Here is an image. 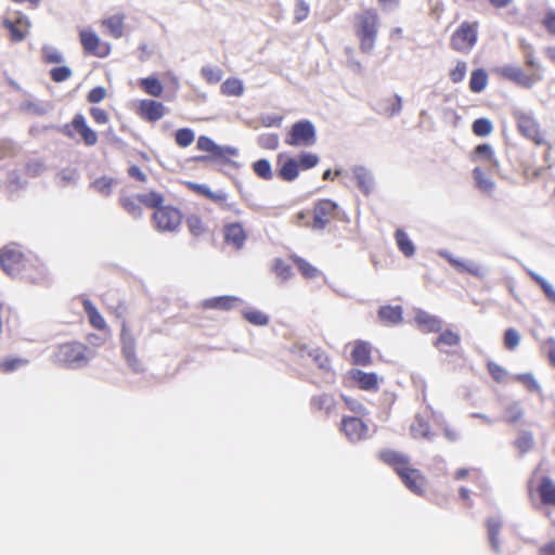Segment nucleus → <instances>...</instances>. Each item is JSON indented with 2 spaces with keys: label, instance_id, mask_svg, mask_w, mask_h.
I'll list each match as a JSON object with an SVG mask.
<instances>
[{
  "label": "nucleus",
  "instance_id": "obj_33",
  "mask_svg": "<svg viewBox=\"0 0 555 555\" xmlns=\"http://www.w3.org/2000/svg\"><path fill=\"white\" fill-rule=\"evenodd\" d=\"M353 177L357 181L358 188L361 190L364 194H370L373 186V179L369 170H366L364 167H354L353 170Z\"/></svg>",
  "mask_w": 555,
  "mask_h": 555
},
{
  "label": "nucleus",
  "instance_id": "obj_31",
  "mask_svg": "<svg viewBox=\"0 0 555 555\" xmlns=\"http://www.w3.org/2000/svg\"><path fill=\"white\" fill-rule=\"evenodd\" d=\"M82 305L92 327L99 331H106L107 324L95 306L89 299H85Z\"/></svg>",
  "mask_w": 555,
  "mask_h": 555
},
{
  "label": "nucleus",
  "instance_id": "obj_55",
  "mask_svg": "<svg viewBox=\"0 0 555 555\" xmlns=\"http://www.w3.org/2000/svg\"><path fill=\"white\" fill-rule=\"evenodd\" d=\"M474 180L479 190L486 193H490L493 190V182L486 177L485 172L480 168L473 170Z\"/></svg>",
  "mask_w": 555,
  "mask_h": 555
},
{
  "label": "nucleus",
  "instance_id": "obj_54",
  "mask_svg": "<svg viewBox=\"0 0 555 555\" xmlns=\"http://www.w3.org/2000/svg\"><path fill=\"white\" fill-rule=\"evenodd\" d=\"M487 369L494 382L501 384L505 383L508 377V372L494 361H488Z\"/></svg>",
  "mask_w": 555,
  "mask_h": 555
},
{
  "label": "nucleus",
  "instance_id": "obj_14",
  "mask_svg": "<svg viewBox=\"0 0 555 555\" xmlns=\"http://www.w3.org/2000/svg\"><path fill=\"white\" fill-rule=\"evenodd\" d=\"M223 241L227 245L241 250L248 237V233L241 222L225 223L222 229Z\"/></svg>",
  "mask_w": 555,
  "mask_h": 555
},
{
  "label": "nucleus",
  "instance_id": "obj_45",
  "mask_svg": "<svg viewBox=\"0 0 555 555\" xmlns=\"http://www.w3.org/2000/svg\"><path fill=\"white\" fill-rule=\"evenodd\" d=\"M116 184V180L111 177H100L95 179L91 186L100 194L108 196L112 194L113 188Z\"/></svg>",
  "mask_w": 555,
  "mask_h": 555
},
{
  "label": "nucleus",
  "instance_id": "obj_15",
  "mask_svg": "<svg viewBox=\"0 0 555 555\" xmlns=\"http://www.w3.org/2000/svg\"><path fill=\"white\" fill-rule=\"evenodd\" d=\"M340 430L350 441H360L367 436V426L356 416H345L341 420Z\"/></svg>",
  "mask_w": 555,
  "mask_h": 555
},
{
  "label": "nucleus",
  "instance_id": "obj_17",
  "mask_svg": "<svg viewBox=\"0 0 555 555\" xmlns=\"http://www.w3.org/2000/svg\"><path fill=\"white\" fill-rule=\"evenodd\" d=\"M529 493L530 495L535 493L543 506L555 508V481L552 478L543 476L534 489H529Z\"/></svg>",
  "mask_w": 555,
  "mask_h": 555
},
{
  "label": "nucleus",
  "instance_id": "obj_1",
  "mask_svg": "<svg viewBox=\"0 0 555 555\" xmlns=\"http://www.w3.org/2000/svg\"><path fill=\"white\" fill-rule=\"evenodd\" d=\"M0 264L2 270L12 278L31 284H39L44 280V270L39 261L25 255L16 244L7 245L1 249Z\"/></svg>",
  "mask_w": 555,
  "mask_h": 555
},
{
  "label": "nucleus",
  "instance_id": "obj_64",
  "mask_svg": "<svg viewBox=\"0 0 555 555\" xmlns=\"http://www.w3.org/2000/svg\"><path fill=\"white\" fill-rule=\"evenodd\" d=\"M202 75L208 83H217L222 78V70L217 67H204Z\"/></svg>",
  "mask_w": 555,
  "mask_h": 555
},
{
  "label": "nucleus",
  "instance_id": "obj_38",
  "mask_svg": "<svg viewBox=\"0 0 555 555\" xmlns=\"http://www.w3.org/2000/svg\"><path fill=\"white\" fill-rule=\"evenodd\" d=\"M289 259L293 261L294 264H296L299 272L305 279L311 280L319 275V270L315 267H313L308 260L297 255H291Z\"/></svg>",
  "mask_w": 555,
  "mask_h": 555
},
{
  "label": "nucleus",
  "instance_id": "obj_59",
  "mask_svg": "<svg viewBox=\"0 0 555 555\" xmlns=\"http://www.w3.org/2000/svg\"><path fill=\"white\" fill-rule=\"evenodd\" d=\"M514 379L521 383L529 391L535 392L540 390V385L530 373L517 374Z\"/></svg>",
  "mask_w": 555,
  "mask_h": 555
},
{
  "label": "nucleus",
  "instance_id": "obj_50",
  "mask_svg": "<svg viewBox=\"0 0 555 555\" xmlns=\"http://www.w3.org/2000/svg\"><path fill=\"white\" fill-rule=\"evenodd\" d=\"M195 139V133L190 128H180L175 132L176 144L180 147L190 146Z\"/></svg>",
  "mask_w": 555,
  "mask_h": 555
},
{
  "label": "nucleus",
  "instance_id": "obj_63",
  "mask_svg": "<svg viewBox=\"0 0 555 555\" xmlns=\"http://www.w3.org/2000/svg\"><path fill=\"white\" fill-rule=\"evenodd\" d=\"M310 7L305 0H296L294 8V18L296 22L306 20L309 15Z\"/></svg>",
  "mask_w": 555,
  "mask_h": 555
},
{
  "label": "nucleus",
  "instance_id": "obj_8",
  "mask_svg": "<svg viewBox=\"0 0 555 555\" xmlns=\"http://www.w3.org/2000/svg\"><path fill=\"white\" fill-rule=\"evenodd\" d=\"M315 141V128L307 119L293 124L285 137V143L289 146L308 147L313 145Z\"/></svg>",
  "mask_w": 555,
  "mask_h": 555
},
{
  "label": "nucleus",
  "instance_id": "obj_36",
  "mask_svg": "<svg viewBox=\"0 0 555 555\" xmlns=\"http://www.w3.org/2000/svg\"><path fill=\"white\" fill-rule=\"evenodd\" d=\"M139 86L151 96L159 98L164 92L163 83L154 76L139 79Z\"/></svg>",
  "mask_w": 555,
  "mask_h": 555
},
{
  "label": "nucleus",
  "instance_id": "obj_56",
  "mask_svg": "<svg viewBox=\"0 0 555 555\" xmlns=\"http://www.w3.org/2000/svg\"><path fill=\"white\" fill-rule=\"evenodd\" d=\"M254 172L263 180H271L273 177L271 164L267 159H258L253 164Z\"/></svg>",
  "mask_w": 555,
  "mask_h": 555
},
{
  "label": "nucleus",
  "instance_id": "obj_42",
  "mask_svg": "<svg viewBox=\"0 0 555 555\" xmlns=\"http://www.w3.org/2000/svg\"><path fill=\"white\" fill-rule=\"evenodd\" d=\"M186 227L190 233L195 237L204 235L208 230L206 222L198 215H190L186 218Z\"/></svg>",
  "mask_w": 555,
  "mask_h": 555
},
{
  "label": "nucleus",
  "instance_id": "obj_9",
  "mask_svg": "<svg viewBox=\"0 0 555 555\" xmlns=\"http://www.w3.org/2000/svg\"><path fill=\"white\" fill-rule=\"evenodd\" d=\"M185 186L191 192L204 196L207 199L214 202L220 207L221 210L231 211L234 212L235 215L241 214V210L237 207L236 203L228 202V194L224 192H214L207 185L192 181L185 182Z\"/></svg>",
  "mask_w": 555,
  "mask_h": 555
},
{
  "label": "nucleus",
  "instance_id": "obj_7",
  "mask_svg": "<svg viewBox=\"0 0 555 555\" xmlns=\"http://www.w3.org/2000/svg\"><path fill=\"white\" fill-rule=\"evenodd\" d=\"M477 22H463L450 38L451 48L456 52L468 53L477 42Z\"/></svg>",
  "mask_w": 555,
  "mask_h": 555
},
{
  "label": "nucleus",
  "instance_id": "obj_23",
  "mask_svg": "<svg viewBox=\"0 0 555 555\" xmlns=\"http://www.w3.org/2000/svg\"><path fill=\"white\" fill-rule=\"evenodd\" d=\"M354 365L367 366L372 363V346L367 341L356 340L351 350Z\"/></svg>",
  "mask_w": 555,
  "mask_h": 555
},
{
  "label": "nucleus",
  "instance_id": "obj_40",
  "mask_svg": "<svg viewBox=\"0 0 555 555\" xmlns=\"http://www.w3.org/2000/svg\"><path fill=\"white\" fill-rule=\"evenodd\" d=\"M28 364V360L18 357H7L0 360V373L9 374Z\"/></svg>",
  "mask_w": 555,
  "mask_h": 555
},
{
  "label": "nucleus",
  "instance_id": "obj_19",
  "mask_svg": "<svg viewBox=\"0 0 555 555\" xmlns=\"http://www.w3.org/2000/svg\"><path fill=\"white\" fill-rule=\"evenodd\" d=\"M72 127L86 146H94L98 143V133L88 125L83 115H75Z\"/></svg>",
  "mask_w": 555,
  "mask_h": 555
},
{
  "label": "nucleus",
  "instance_id": "obj_2",
  "mask_svg": "<svg viewBox=\"0 0 555 555\" xmlns=\"http://www.w3.org/2000/svg\"><path fill=\"white\" fill-rule=\"evenodd\" d=\"M353 33L359 41V49L364 54L373 52L379 29V16L376 10L366 9L353 15Z\"/></svg>",
  "mask_w": 555,
  "mask_h": 555
},
{
  "label": "nucleus",
  "instance_id": "obj_34",
  "mask_svg": "<svg viewBox=\"0 0 555 555\" xmlns=\"http://www.w3.org/2000/svg\"><path fill=\"white\" fill-rule=\"evenodd\" d=\"M410 431L415 439H427L430 437V425L425 417L416 415L410 426Z\"/></svg>",
  "mask_w": 555,
  "mask_h": 555
},
{
  "label": "nucleus",
  "instance_id": "obj_52",
  "mask_svg": "<svg viewBox=\"0 0 555 555\" xmlns=\"http://www.w3.org/2000/svg\"><path fill=\"white\" fill-rule=\"evenodd\" d=\"M472 130L477 137H487L493 131V125L488 118H478L474 120Z\"/></svg>",
  "mask_w": 555,
  "mask_h": 555
},
{
  "label": "nucleus",
  "instance_id": "obj_6",
  "mask_svg": "<svg viewBox=\"0 0 555 555\" xmlns=\"http://www.w3.org/2000/svg\"><path fill=\"white\" fill-rule=\"evenodd\" d=\"M154 209L152 214V223L154 228L159 232H176L182 223V212L179 208L172 205L160 204Z\"/></svg>",
  "mask_w": 555,
  "mask_h": 555
},
{
  "label": "nucleus",
  "instance_id": "obj_51",
  "mask_svg": "<svg viewBox=\"0 0 555 555\" xmlns=\"http://www.w3.org/2000/svg\"><path fill=\"white\" fill-rule=\"evenodd\" d=\"M42 62L46 64H60L63 62V54L52 46H44L41 50Z\"/></svg>",
  "mask_w": 555,
  "mask_h": 555
},
{
  "label": "nucleus",
  "instance_id": "obj_32",
  "mask_svg": "<svg viewBox=\"0 0 555 555\" xmlns=\"http://www.w3.org/2000/svg\"><path fill=\"white\" fill-rule=\"evenodd\" d=\"M125 14L117 13L102 21L108 34L114 38H120L124 34Z\"/></svg>",
  "mask_w": 555,
  "mask_h": 555
},
{
  "label": "nucleus",
  "instance_id": "obj_43",
  "mask_svg": "<svg viewBox=\"0 0 555 555\" xmlns=\"http://www.w3.org/2000/svg\"><path fill=\"white\" fill-rule=\"evenodd\" d=\"M473 159H485L488 160L491 166L499 167V162L494 156L491 145L488 143L479 144L475 147Z\"/></svg>",
  "mask_w": 555,
  "mask_h": 555
},
{
  "label": "nucleus",
  "instance_id": "obj_16",
  "mask_svg": "<svg viewBox=\"0 0 555 555\" xmlns=\"http://www.w3.org/2000/svg\"><path fill=\"white\" fill-rule=\"evenodd\" d=\"M404 486L412 492L416 494H422L425 486L426 478L424 475L416 468L410 466V463L406 464L403 469L398 473Z\"/></svg>",
  "mask_w": 555,
  "mask_h": 555
},
{
  "label": "nucleus",
  "instance_id": "obj_12",
  "mask_svg": "<svg viewBox=\"0 0 555 555\" xmlns=\"http://www.w3.org/2000/svg\"><path fill=\"white\" fill-rule=\"evenodd\" d=\"M121 352L126 359L128 365L132 371L140 373L143 371V365L135 353V339L128 333L126 323L122 324L121 328Z\"/></svg>",
  "mask_w": 555,
  "mask_h": 555
},
{
  "label": "nucleus",
  "instance_id": "obj_47",
  "mask_svg": "<svg viewBox=\"0 0 555 555\" xmlns=\"http://www.w3.org/2000/svg\"><path fill=\"white\" fill-rule=\"evenodd\" d=\"M527 274L542 288L543 293L548 298V300L555 302V289L553 288V286L545 279H543L541 275H539L532 270H528Z\"/></svg>",
  "mask_w": 555,
  "mask_h": 555
},
{
  "label": "nucleus",
  "instance_id": "obj_24",
  "mask_svg": "<svg viewBox=\"0 0 555 555\" xmlns=\"http://www.w3.org/2000/svg\"><path fill=\"white\" fill-rule=\"evenodd\" d=\"M418 330L423 333H439L442 330V320L436 315L421 311L415 315Z\"/></svg>",
  "mask_w": 555,
  "mask_h": 555
},
{
  "label": "nucleus",
  "instance_id": "obj_3",
  "mask_svg": "<svg viewBox=\"0 0 555 555\" xmlns=\"http://www.w3.org/2000/svg\"><path fill=\"white\" fill-rule=\"evenodd\" d=\"M196 149L206 152V155L195 156L194 159L202 164L229 165L231 158L237 156L238 151L233 146H223L217 144L207 135H199L196 142Z\"/></svg>",
  "mask_w": 555,
  "mask_h": 555
},
{
  "label": "nucleus",
  "instance_id": "obj_30",
  "mask_svg": "<svg viewBox=\"0 0 555 555\" xmlns=\"http://www.w3.org/2000/svg\"><path fill=\"white\" fill-rule=\"evenodd\" d=\"M489 82V75L485 68H475L469 77V90L473 93H481L486 90Z\"/></svg>",
  "mask_w": 555,
  "mask_h": 555
},
{
  "label": "nucleus",
  "instance_id": "obj_44",
  "mask_svg": "<svg viewBox=\"0 0 555 555\" xmlns=\"http://www.w3.org/2000/svg\"><path fill=\"white\" fill-rule=\"evenodd\" d=\"M244 92L243 82L237 78H228L221 85V93L227 96H240Z\"/></svg>",
  "mask_w": 555,
  "mask_h": 555
},
{
  "label": "nucleus",
  "instance_id": "obj_35",
  "mask_svg": "<svg viewBox=\"0 0 555 555\" xmlns=\"http://www.w3.org/2000/svg\"><path fill=\"white\" fill-rule=\"evenodd\" d=\"M92 357V351L82 344H72V366H83Z\"/></svg>",
  "mask_w": 555,
  "mask_h": 555
},
{
  "label": "nucleus",
  "instance_id": "obj_13",
  "mask_svg": "<svg viewBox=\"0 0 555 555\" xmlns=\"http://www.w3.org/2000/svg\"><path fill=\"white\" fill-rule=\"evenodd\" d=\"M137 115L145 121L155 122L164 117L166 107L162 102L143 99L135 106Z\"/></svg>",
  "mask_w": 555,
  "mask_h": 555
},
{
  "label": "nucleus",
  "instance_id": "obj_28",
  "mask_svg": "<svg viewBox=\"0 0 555 555\" xmlns=\"http://www.w3.org/2000/svg\"><path fill=\"white\" fill-rule=\"evenodd\" d=\"M402 108L401 98L399 95H389L380 99L377 103L376 111L387 117H392L400 113Z\"/></svg>",
  "mask_w": 555,
  "mask_h": 555
},
{
  "label": "nucleus",
  "instance_id": "obj_39",
  "mask_svg": "<svg viewBox=\"0 0 555 555\" xmlns=\"http://www.w3.org/2000/svg\"><path fill=\"white\" fill-rule=\"evenodd\" d=\"M395 238L399 250L405 257H412L415 254V247L408 234L402 229H397Z\"/></svg>",
  "mask_w": 555,
  "mask_h": 555
},
{
  "label": "nucleus",
  "instance_id": "obj_25",
  "mask_svg": "<svg viewBox=\"0 0 555 555\" xmlns=\"http://www.w3.org/2000/svg\"><path fill=\"white\" fill-rule=\"evenodd\" d=\"M240 298L235 296H218L207 298L202 302L204 309L229 311L233 309L238 302Z\"/></svg>",
  "mask_w": 555,
  "mask_h": 555
},
{
  "label": "nucleus",
  "instance_id": "obj_37",
  "mask_svg": "<svg viewBox=\"0 0 555 555\" xmlns=\"http://www.w3.org/2000/svg\"><path fill=\"white\" fill-rule=\"evenodd\" d=\"M378 317L385 324H397L402 320V309L400 306H385L379 309Z\"/></svg>",
  "mask_w": 555,
  "mask_h": 555
},
{
  "label": "nucleus",
  "instance_id": "obj_27",
  "mask_svg": "<svg viewBox=\"0 0 555 555\" xmlns=\"http://www.w3.org/2000/svg\"><path fill=\"white\" fill-rule=\"evenodd\" d=\"M460 343L461 335L451 328H446L439 332V335L433 341V345L438 350L446 351L447 347H456Z\"/></svg>",
  "mask_w": 555,
  "mask_h": 555
},
{
  "label": "nucleus",
  "instance_id": "obj_53",
  "mask_svg": "<svg viewBox=\"0 0 555 555\" xmlns=\"http://www.w3.org/2000/svg\"><path fill=\"white\" fill-rule=\"evenodd\" d=\"M467 73V63L463 60H457L455 66L449 70V78L453 83L462 82Z\"/></svg>",
  "mask_w": 555,
  "mask_h": 555
},
{
  "label": "nucleus",
  "instance_id": "obj_46",
  "mask_svg": "<svg viewBox=\"0 0 555 555\" xmlns=\"http://www.w3.org/2000/svg\"><path fill=\"white\" fill-rule=\"evenodd\" d=\"M514 444L521 454L529 452L534 446L532 433L527 430L520 431Z\"/></svg>",
  "mask_w": 555,
  "mask_h": 555
},
{
  "label": "nucleus",
  "instance_id": "obj_58",
  "mask_svg": "<svg viewBox=\"0 0 555 555\" xmlns=\"http://www.w3.org/2000/svg\"><path fill=\"white\" fill-rule=\"evenodd\" d=\"M520 343V335L517 330L509 327L504 333V347L507 350H514Z\"/></svg>",
  "mask_w": 555,
  "mask_h": 555
},
{
  "label": "nucleus",
  "instance_id": "obj_22",
  "mask_svg": "<svg viewBox=\"0 0 555 555\" xmlns=\"http://www.w3.org/2000/svg\"><path fill=\"white\" fill-rule=\"evenodd\" d=\"M500 77L511 80L521 87L530 88L533 80L530 76L525 74L521 68L506 65L498 69Z\"/></svg>",
  "mask_w": 555,
  "mask_h": 555
},
{
  "label": "nucleus",
  "instance_id": "obj_5",
  "mask_svg": "<svg viewBox=\"0 0 555 555\" xmlns=\"http://www.w3.org/2000/svg\"><path fill=\"white\" fill-rule=\"evenodd\" d=\"M513 118L516 122L518 132L522 137L532 141L535 145L547 144L544 131L532 113L522 109H515L513 112Z\"/></svg>",
  "mask_w": 555,
  "mask_h": 555
},
{
  "label": "nucleus",
  "instance_id": "obj_61",
  "mask_svg": "<svg viewBox=\"0 0 555 555\" xmlns=\"http://www.w3.org/2000/svg\"><path fill=\"white\" fill-rule=\"evenodd\" d=\"M524 416V411L518 404L509 405L505 410V416L504 420L507 424H516L518 423Z\"/></svg>",
  "mask_w": 555,
  "mask_h": 555
},
{
  "label": "nucleus",
  "instance_id": "obj_49",
  "mask_svg": "<svg viewBox=\"0 0 555 555\" xmlns=\"http://www.w3.org/2000/svg\"><path fill=\"white\" fill-rule=\"evenodd\" d=\"M309 357L312 358L314 363L318 365L320 370L328 372L331 370V359L328 354L321 348H315L311 350Z\"/></svg>",
  "mask_w": 555,
  "mask_h": 555
},
{
  "label": "nucleus",
  "instance_id": "obj_18",
  "mask_svg": "<svg viewBox=\"0 0 555 555\" xmlns=\"http://www.w3.org/2000/svg\"><path fill=\"white\" fill-rule=\"evenodd\" d=\"M2 25L9 31L12 42L23 41L30 29V22L25 15H20L14 21L7 18L2 22Z\"/></svg>",
  "mask_w": 555,
  "mask_h": 555
},
{
  "label": "nucleus",
  "instance_id": "obj_62",
  "mask_svg": "<svg viewBox=\"0 0 555 555\" xmlns=\"http://www.w3.org/2000/svg\"><path fill=\"white\" fill-rule=\"evenodd\" d=\"M260 147L274 151L279 147V135L275 133L262 134L258 139Z\"/></svg>",
  "mask_w": 555,
  "mask_h": 555
},
{
  "label": "nucleus",
  "instance_id": "obj_10",
  "mask_svg": "<svg viewBox=\"0 0 555 555\" xmlns=\"http://www.w3.org/2000/svg\"><path fill=\"white\" fill-rule=\"evenodd\" d=\"M337 204L331 199H320L313 208V229L323 230L336 215Z\"/></svg>",
  "mask_w": 555,
  "mask_h": 555
},
{
  "label": "nucleus",
  "instance_id": "obj_4",
  "mask_svg": "<svg viewBox=\"0 0 555 555\" xmlns=\"http://www.w3.org/2000/svg\"><path fill=\"white\" fill-rule=\"evenodd\" d=\"M118 203L127 214L133 218H141L143 216V206L150 209L151 207H156L165 203V196L163 193L154 190L137 195L122 193Z\"/></svg>",
  "mask_w": 555,
  "mask_h": 555
},
{
  "label": "nucleus",
  "instance_id": "obj_41",
  "mask_svg": "<svg viewBox=\"0 0 555 555\" xmlns=\"http://www.w3.org/2000/svg\"><path fill=\"white\" fill-rule=\"evenodd\" d=\"M502 524L496 518H489L487 520L488 535L491 547L494 552H500L499 534L501 531Z\"/></svg>",
  "mask_w": 555,
  "mask_h": 555
},
{
  "label": "nucleus",
  "instance_id": "obj_20",
  "mask_svg": "<svg viewBox=\"0 0 555 555\" xmlns=\"http://www.w3.org/2000/svg\"><path fill=\"white\" fill-rule=\"evenodd\" d=\"M349 374L361 390L375 392L379 389V377L376 373L353 369Z\"/></svg>",
  "mask_w": 555,
  "mask_h": 555
},
{
  "label": "nucleus",
  "instance_id": "obj_57",
  "mask_svg": "<svg viewBox=\"0 0 555 555\" xmlns=\"http://www.w3.org/2000/svg\"><path fill=\"white\" fill-rule=\"evenodd\" d=\"M296 159L299 170H308L319 164V156L309 152L301 153Z\"/></svg>",
  "mask_w": 555,
  "mask_h": 555
},
{
  "label": "nucleus",
  "instance_id": "obj_29",
  "mask_svg": "<svg viewBox=\"0 0 555 555\" xmlns=\"http://www.w3.org/2000/svg\"><path fill=\"white\" fill-rule=\"evenodd\" d=\"M311 409L314 412L323 413L325 415H330L336 405L335 398L327 393L318 395L311 398L310 401Z\"/></svg>",
  "mask_w": 555,
  "mask_h": 555
},
{
  "label": "nucleus",
  "instance_id": "obj_21",
  "mask_svg": "<svg viewBox=\"0 0 555 555\" xmlns=\"http://www.w3.org/2000/svg\"><path fill=\"white\" fill-rule=\"evenodd\" d=\"M280 165L278 176L283 181H294L299 176V167L295 157H286L284 153H280L276 157Z\"/></svg>",
  "mask_w": 555,
  "mask_h": 555
},
{
  "label": "nucleus",
  "instance_id": "obj_60",
  "mask_svg": "<svg viewBox=\"0 0 555 555\" xmlns=\"http://www.w3.org/2000/svg\"><path fill=\"white\" fill-rule=\"evenodd\" d=\"M273 270L275 274L283 281L291 279L293 275L291 266L280 258L274 260Z\"/></svg>",
  "mask_w": 555,
  "mask_h": 555
},
{
  "label": "nucleus",
  "instance_id": "obj_48",
  "mask_svg": "<svg viewBox=\"0 0 555 555\" xmlns=\"http://www.w3.org/2000/svg\"><path fill=\"white\" fill-rule=\"evenodd\" d=\"M243 318L256 326H264L269 323V317L257 309H247L243 312Z\"/></svg>",
  "mask_w": 555,
  "mask_h": 555
},
{
  "label": "nucleus",
  "instance_id": "obj_11",
  "mask_svg": "<svg viewBox=\"0 0 555 555\" xmlns=\"http://www.w3.org/2000/svg\"><path fill=\"white\" fill-rule=\"evenodd\" d=\"M80 42L86 53L105 57L111 52V46L106 42L101 41L98 35L91 30L80 31Z\"/></svg>",
  "mask_w": 555,
  "mask_h": 555
},
{
  "label": "nucleus",
  "instance_id": "obj_26",
  "mask_svg": "<svg viewBox=\"0 0 555 555\" xmlns=\"http://www.w3.org/2000/svg\"><path fill=\"white\" fill-rule=\"evenodd\" d=\"M378 457L382 462L392 467L397 474L410 462L404 454L389 449L380 451Z\"/></svg>",
  "mask_w": 555,
  "mask_h": 555
}]
</instances>
